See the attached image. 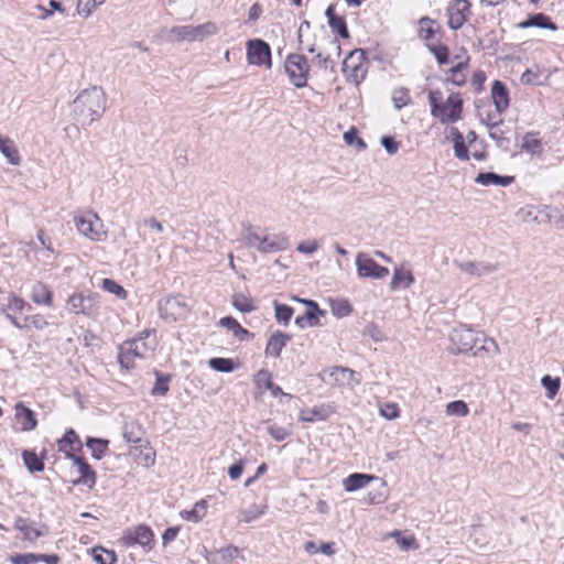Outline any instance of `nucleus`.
I'll use <instances>...</instances> for the list:
<instances>
[{"instance_id": "49530a36", "label": "nucleus", "mask_w": 564, "mask_h": 564, "mask_svg": "<svg viewBox=\"0 0 564 564\" xmlns=\"http://www.w3.org/2000/svg\"><path fill=\"white\" fill-rule=\"evenodd\" d=\"M93 557L98 564H113L116 562V553L101 546L93 549Z\"/></svg>"}, {"instance_id": "c756f323", "label": "nucleus", "mask_w": 564, "mask_h": 564, "mask_svg": "<svg viewBox=\"0 0 564 564\" xmlns=\"http://www.w3.org/2000/svg\"><path fill=\"white\" fill-rule=\"evenodd\" d=\"M469 56H466L464 61L458 62L455 66L449 69V76L447 78L448 82L454 84L455 86H464L466 83V74L465 72L469 65Z\"/></svg>"}, {"instance_id": "7c9ffc66", "label": "nucleus", "mask_w": 564, "mask_h": 564, "mask_svg": "<svg viewBox=\"0 0 564 564\" xmlns=\"http://www.w3.org/2000/svg\"><path fill=\"white\" fill-rule=\"evenodd\" d=\"M122 436L127 443L143 444V431L137 423H124L122 427Z\"/></svg>"}, {"instance_id": "603ef678", "label": "nucleus", "mask_w": 564, "mask_h": 564, "mask_svg": "<svg viewBox=\"0 0 564 564\" xmlns=\"http://www.w3.org/2000/svg\"><path fill=\"white\" fill-rule=\"evenodd\" d=\"M102 289L111 294H115L118 299L124 300L128 295L127 291L111 279H104Z\"/></svg>"}, {"instance_id": "c9c22d12", "label": "nucleus", "mask_w": 564, "mask_h": 564, "mask_svg": "<svg viewBox=\"0 0 564 564\" xmlns=\"http://www.w3.org/2000/svg\"><path fill=\"white\" fill-rule=\"evenodd\" d=\"M109 441L97 437H88L86 446L91 451V456L96 459H101L108 449Z\"/></svg>"}, {"instance_id": "4468645a", "label": "nucleus", "mask_w": 564, "mask_h": 564, "mask_svg": "<svg viewBox=\"0 0 564 564\" xmlns=\"http://www.w3.org/2000/svg\"><path fill=\"white\" fill-rule=\"evenodd\" d=\"M453 264L462 272L471 276H484L497 271L498 265L485 261H459L454 260Z\"/></svg>"}, {"instance_id": "412c9836", "label": "nucleus", "mask_w": 564, "mask_h": 564, "mask_svg": "<svg viewBox=\"0 0 564 564\" xmlns=\"http://www.w3.org/2000/svg\"><path fill=\"white\" fill-rule=\"evenodd\" d=\"M325 15L328 20V25L334 32H337L338 35L343 39L349 37L346 21L343 17L336 14L335 7L333 4L327 7Z\"/></svg>"}, {"instance_id": "ddd939ff", "label": "nucleus", "mask_w": 564, "mask_h": 564, "mask_svg": "<svg viewBox=\"0 0 564 564\" xmlns=\"http://www.w3.org/2000/svg\"><path fill=\"white\" fill-rule=\"evenodd\" d=\"M154 534L150 527L140 524L133 530H129L123 535V541L128 546L139 544L143 547H152Z\"/></svg>"}, {"instance_id": "f3484780", "label": "nucleus", "mask_w": 564, "mask_h": 564, "mask_svg": "<svg viewBox=\"0 0 564 564\" xmlns=\"http://www.w3.org/2000/svg\"><path fill=\"white\" fill-rule=\"evenodd\" d=\"M291 336L281 330L273 332L265 346V356L271 358H279L282 349L290 341Z\"/></svg>"}, {"instance_id": "dca6fc26", "label": "nucleus", "mask_w": 564, "mask_h": 564, "mask_svg": "<svg viewBox=\"0 0 564 564\" xmlns=\"http://www.w3.org/2000/svg\"><path fill=\"white\" fill-rule=\"evenodd\" d=\"M301 303L307 306L306 312L302 316L295 318V324L300 328L305 326L314 327L319 325L318 315H324L325 312L319 310L318 304L312 300H299Z\"/></svg>"}, {"instance_id": "423d86ee", "label": "nucleus", "mask_w": 564, "mask_h": 564, "mask_svg": "<svg viewBox=\"0 0 564 564\" xmlns=\"http://www.w3.org/2000/svg\"><path fill=\"white\" fill-rule=\"evenodd\" d=\"M285 73L290 82L296 88H303L307 85L310 66L307 58L302 54H289L284 63Z\"/></svg>"}, {"instance_id": "9b49d317", "label": "nucleus", "mask_w": 564, "mask_h": 564, "mask_svg": "<svg viewBox=\"0 0 564 564\" xmlns=\"http://www.w3.org/2000/svg\"><path fill=\"white\" fill-rule=\"evenodd\" d=\"M357 272L360 278L383 279L389 274V269L377 263L366 253L356 257Z\"/></svg>"}, {"instance_id": "4d7b16f0", "label": "nucleus", "mask_w": 564, "mask_h": 564, "mask_svg": "<svg viewBox=\"0 0 564 564\" xmlns=\"http://www.w3.org/2000/svg\"><path fill=\"white\" fill-rule=\"evenodd\" d=\"M7 308L13 312H22L25 308L30 310L31 305L28 302H25L22 297L15 294H11L8 299Z\"/></svg>"}, {"instance_id": "5fc2aeb1", "label": "nucleus", "mask_w": 564, "mask_h": 564, "mask_svg": "<svg viewBox=\"0 0 564 564\" xmlns=\"http://www.w3.org/2000/svg\"><path fill=\"white\" fill-rule=\"evenodd\" d=\"M348 68H351L349 78H351V80L358 85L365 78V75H366L365 68L362 67L361 64L350 66L348 59H346L344 62V70H347Z\"/></svg>"}, {"instance_id": "393cba45", "label": "nucleus", "mask_w": 564, "mask_h": 564, "mask_svg": "<svg viewBox=\"0 0 564 564\" xmlns=\"http://www.w3.org/2000/svg\"><path fill=\"white\" fill-rule=\"evenodd\" d=\"M15 416L17 420L21 423L22 431H32L37 425L34 412L31 409L24 406L22 402H19L15 405Z\"/></svg>"}, {"instance_id": "de8ad7c7", "label": "nucleus", "mask_w": 564, "mask_h": 564, "mask_svg": "<svg viewBox=\"0 0 564 564\" xmlns=\"http://www.w3.org/2000/svg\"><path fill=\"white\" fill-rule=\"evenodd\" d=\"M469 413L466 402L462 400L452 401L446 405V414L449 416L464 417Z\"/></svg>"}, {"instance_id": "0eeeda50", "label": "nucleus", "mask_w": 564, "mask_h": 564, "mask_svg": "<svg viewBox=\"0 0 564 564\" xmlns=\"http://www.w3.org/2000/svg\"><path fill=\"white\" fill-rule=\"evenodd\" d=\"M74 223L78 232L93 241H102L106 237V232L100 230L102 223L96 213L75 215Z\"/></svg>"}, {"instance_id": "a19ab883", "label": "nucleus", "mask_w": 564, "mask_h": 564, "mask_svg": "<svg viewBox=\"0 0 564 564\" xmlns=\"http://www.w3.org/2000/svg\"><path fill=\"white\" fill-rule=\"evenodd\" d=\"M275 318L278 323L288 325L293 315V308L286 304L280 303L278 301L273 302Z\"/></svg>"}, {"instance_id": "f8f14e48", "label": "nucleus", "mask_w": 564, "mask_h": 564, "mask_svg": "<svg viewBox=\"0 0 564 564\" xmlns=\"http://www.w3.org/2000/svg\"><path fill=\"white\" fill-rule=\"evenodd\" d=\"M448 26L452 30L460 29L470 14V2L467 0H453L447 9Z\"/></svg>"}, {"instance_id": "aec40b11", "label": "nucleus", "mask_w": 564, "mask_h": 564, "mask_svg": "<svg viewBox=\"0 0 564 564\" xmlns=\"http://www.w3.org/2000/svg\"><path fill=\"white\" fill-rule=\"evenodd\" d=\"M68 310L74 314L90 315L93 312V304L89 296L82 293L73 294L67 301Z\"/></svg>"}, {"instance_id": "f257e3e1", "label": "nucleus", "mask_w": 564, "mask_h": 564, "mask_svg": "<svg viewBox=\"0 0 564 564\" xmlns=\"http://www.w3.org/2000/svg\"><path fill=\"white\" fill-rule=\"evenodd\" d=\"M107 96L101 87L84 89L74 100V112L83 124L98 120L106 110Z\"/></svg>"}, {"instance_id": "c03bdc74", "label": "nucleus", "mask_w": 564, "mask_h": 564, "mask_svg": "<svg viewBox=\"0 0 564 564\" xmlns=\"http://www.w3.org/2000/svg\"><path fill=\"white\" fill-rule=\"evenodd\" d=\"M231 303L236 310L242 313H249L257 308L253 301L243 294H235Z\"/></svg>"}, {"instance_id": "a878e982", "label": "nucleus", "mask_w": 564, "mask_h": 564, "mask_svg": "<svg viewBox=\"0 0 564 564\" xmlns=\"http://www.w3.org/2000/svg\"><path fill=\"white\" fill-rule=\"evenodd\" d=\"M30 296L35 304L52 305L53 293L43 282L37 281L33 284Z\"/></svg>"}, {"instance_id": "7ed1b4c3", "label": "nucleus", "mask_w": 564, "mask_h": 564, "mask_svg": "<svg viewBox=\"0 0 564 564\" xmlns=\"http://www.w3.org/2000/svg\"><path fill=\"white\" fill-rule=\"evenodd\" d=\"M155 329H144L132 339L123 341L119 347V364L127 368H133L135 359H143L156 348Z\"/></svg>"}, {"instance_id": "5701e85b", "label": "nucleus", "mask_w": 564, "mask_h": 564, "mask_svg": "<svg viewBox=\"0 0 564 564\" xmlns=\"http://www.w3.org/2000/svg\"><path fill=\"white\" fill-rule=\"evenodd\" d=\"M519 29L540 28L555 31L556 24L544 13H535L518 24Z\"/></svg>"}, {"instance_id": "a211bd4d", "label": "nucleus", "mask_w": 564, "mask_h": 564, "mask_svg": "<svg viewBox=\"0 0 564 564\" xmlns=\"http://www.w3.org/2000/svg\"><path fill=\"white\" fill-rule=\"evenodd\" d=\"M491 98L498 113H503L509 108V91L502 82H494L491 87Z\"/></svg>"}, {"instance_id": "39448f33", "label": "nucleus", "mask_w": 564, "mask_h": 564, "mask_svg": "<svg viewBox=\"0 0 564 564\" xmlns=\"http://www.w3.org/2000/svg\"><path fill=\"white\" fill-rule=\"evenodd\" d=\"M217 26L213 22H206L199 25H177L169 31V41L171 42H202L214 35Z\"/></svg>"}, {"instance_id": "2eb2a0df", "label": "nucleus", "mask_w": 564, "mask_h": 564, "mask_svg": "<svg viewBox=\"0 0 564 564\" xmlns=\"http://www.w3.org/2000/svg\"><path fill=\"white\" fill-rule=\"evenodd\" d=\"M67 457L70 458L74 465L77 467V470L80 477L77 480H74V485H86L89 488L96 482V473L93 470L90 465L86 462L85 458L80 456H75L73 453H68Z\"/></svg>"}, {"instance_id": "4c0bfd02", "label": "nucleus", "mask_w": 564, "mask_h": 564, "mask_svg": "<svg viewBox=\"0 0 564 564\" xmlns=\"http://www.w3.org/2000/svg\"><path fill=\"white\" fill-rule=\"evenodd\" d=\"M219 325L231 330L232 335L242 340L245 336L249 335V332L245 329L234 317L225 316L220 318Z\"/></svg>"}, {"instance_id": "20e7f679", "label": "nucleus", "mask_w": 564, "mask_h": 564, "mask_svg": "<svg viewBox=\"0 0 564 564\" xmlns=\"http://www.w3.org/2000/svg\"><path fill=\"white\" fill-rule=\"evenodd\" d=\"M242 240L248 247L256 248L261 253L284 251L290 247V239L284 234L260 236L250 225H243Z\"/></svg>"}, {"instance_id": "f704fd0d", "label": "nucleus", "mask_w": 564, "mask_h": 564, "mask_svg": "<svg viewBox=\"0 0 564 564\" xmlns=\"http://www.w3.org/2000/svg\"><path fill=\"white\" fill-rule=\"evenodd\" d=\"M414 281L413 274L410 271L395 269L391 281V289H405Z\"/></svg>"}, {"instance_id": "a18cd8bd", "label": "nucleus", "mask_w": 564, "mask_h": 564, "mask_svg": "<svg viewBox=\"0 0 564 564\" xmlns=\"http://www.w3.org/2000/svg\"><path fill=\"white\" fill-rule=\"evenodd\" d=\"M521 149L530 154H540L542 152V141L533 138L532 133H527L523 137Z\"/></svg>"}, {"instance_id": "58836bf2", "label": "nucleus", "mask_w": 564, "mask_h": 564, "mask_svg": "<svg viewBox=\"0 0 564 564\" xmlns=\"http://www.w3.org/2000/svg\"><path fill=\"white\" fill-rule=\"evenodd\" d=\"M541 384L546 390L547 399L553 400L558 392L561 379L560 377H552L550 375H545L541 379Z\"/></svg>"}, {"instance_id": "72a5a7b5", "label": "nucleus", "mask_w": 564, "mask_h": 564, "mask_svg": "<svg viewBox=\"0 0 564 564\" xmlns=\"http://www.w3.org/2000/svg\"><path fill=\"white\" fill-rule=\"evenodd\" d=\"M207 513V503L205 500H199L194 505L191 510L181 512L183 519L192 522L200 521Z\"/></svg>"}, {"instance_id": "338daca9", "label": "nucleus", "mask_w": 564, "mask_h": 564, "mask_svg": "<svg viewBox=\"0 0 564 564\" xmlns=\"http://www.w3.org/2000/svg\"><path fill=\"white\" fill-rule=\"evenodd\" d=\"M265 508H267L265 506L260 508L259 506H256V505L250 507L248 510H246L243 512V521L251 522L252 520H254L258 517H260L261 514H263Z\"/></svg>"}, {"instance_id": "774afa93", "label": "nucleus", "mask_w": 564, "mask_h": 564, "mask_svg": "<svg viewBox=\"0 0 564 564\" xmlns=\"http://www.w3.org/2000/svg\"><path fill=\"white\" fill-rule=\"evenodd\" d=\"M381 145L386 149V151L392 155L395 154L399 150V143L394 140V138L390 135H384L380 140Z\"/></svg>"}, {"instance_id": "b1692460", "label": "nucleus", "mask_w": 564, "mask_h": 564, "mask_svg": "<svg viewBox=\"0 0 564 564\" xmlns=\"http://www.w3.org/2000/svg\"><path fill=\"white\" fill-rule=\"evenodd\" d=\"M513 181V176H501L494 172L479 173L475 178V182L482 186L497 185L506 187L512 184Z\"/></svg>"}, {"instance_id": "473e14b6", "label": "nucleus", "mask_w": 564, "mask_h": 564, "mask_svg": "<svg viewBox=\"0 0 564 564\" xmlns=\"http://www.w3.org/2000/svg\"><path fill=\"white\" fill-rule=\"evenodd\" d=\"M452 134L455 156L459 160L467 161L469 159V154L462 132H459L457 128H452Z\"/></svg>"}, {"instance_id": "8fccbe9b", "label": "nucleus", "mask_w": 564, "mask_h": 564, "mask_svg": "<svg viewBox=\"0 0 564 564\" xmlns=\"http://www.w3.org/2000/svg\"><path fill=\"white\" fill-rule=\"evenodd\" d=\"M427 48L431 53H433L434 57L436 58L437 63L443 65L448 63L449 59V50L446 45L440 44V45H432L427 44Z\"/></svg>"}, {"instance_id": "3c124183", "label": "nucleus", "mask_w": 564, "mask_h": 564, "mask_svg": "<svg viewBox=\"0 0 564 564\" xmlns=\"http://www.w3.org/2000/svg\"><path fill=\"white\" fill-rule=\"evenodd\" d=\"M502 120H499L498 122L488 123L490 127L489 137L494 141H496L497 147L506 149L509 144V140L505 137L503 131L501 130H495V128L500 124Z\"/></svg>"}, {"instance_id": "2f4dec72", "label": "nucleus", "mask_w": 564, "mask_h": 564, "mask_svg": "<svg viewBox=\"0 0 564 564\" xmlns=\"http://www.w3.org/2000/svg\"><path fill=\"white\" fill-rule=\"evenodd\" d=\"M15 527L23 533L24 539L30 542H34L40 536L45 534L44 531L35 528L33 523L28 522L25 519H19L15 523Z\"/></svg>"}, {"instance_id": "6e6d98bb", "label": "nucleus", "mask_w": 564, "mask_h": 564, "mask_svg": "<svg viewBox=\"0 0 564 564\" xmlns=\"http://www.w3.org/2000/svg\"><path fill=\"white\" fill-rule=\"evenodd\" d=\"M332 312L336 317H345L351 313V305L344 300H337L332 303Z\"/></svg>"}, {"instance_id": "f03ea898", "label": "nucleus", "mask_w": 564, "mask_h": 564, "mask_svg": "<svg viewBox=\"0 0 564 564\" xmlns=\"http://www.w3.org/2000/svg\"><path fill=\"white\" fill-rule=\"evenodd\" d=\"M449 340L457 352H471L478 356L481 351H490L494 349L499 351L497 343L488 338L484 333L476 332L466 326H458L449 334Z\"/></svg>"}, {"instance_id": "69168bd1", "label": "nucleus", "mask_w": 564, "mask_h": 564, "mask_svg": "<svg viewBox=\"0 0 564 564\" xmlns=\"http://www.w3.org/2000/svg\"><path fill=\"white\" fill-rule=\"evenodd\" d=\"M431 22H432V20L429 18H422L420 20V24H421L420 36L423 40H431L435 34V30L432 26H425L426 24H429Z\"/></svg>"}, {"instance_id": "e2e57ef3", "label": "nucleus", "mask_w": 564, "mask_h": 564, "mask_svg": "<svg viewBox=\"0 0 564 564\" xmlns=\"http://www.w3.org/2000/svg\"><path fill=\"white\" fill-rule=\"evenodd\" d=\"M98 6L96 0H78L77 1V12L78 14L88 18L96 7Z\"/></svg>"}, {"instance_id": "bb28decb", "label": "nucleus", "mask_w": 564, "mask_h": 564, "mask_svg": "<svg viewBox=\"0 0 564 564\" xmlns=\"http://www.w3.org/2000/svg\"><path fill=\"white\" fill-rule=\"evenodd\" d=\"M375 477L368 474L354 473L343 480L346 491L351 492L366 487Z\"/></svg>"}, {"instance_id": "79ce46f5", "label": "nucleus", "mask_w": 564, "mask_h": 564, "mask_svg": "<svg viewBox=\"0 0 564 564\" xmlns=\"http://www.w3.org/2000/svg\"><path fill=\"white\" fill-rule=\"evenodd\" d=\"M74 444L80 445L79 438L74 430H68L64 434L63 438L58 443V448L61 452H65L66 455L74 451Z\"/></svg>"}, {"instance_id": "c85d7f7f", "label": "nucleus", "mask_w": 564, "mask_h": 564, "mask_svg": "<svg viewBox=\"0 0 564 564\" xmlns=\"http://www.w3.org/2000/svg\"><path fill=\"white\" fill-rule=\"evenodd\" d=\"M0 153L12 165H19L21 162V156L19 154L15 143L9 138H3L1 134H0Z\"/></svg>"}, {"instance_id": "6e6552de", "label": "nucleus", "mask_w": 564, "mask_h": 564, "mask_svg": "<svg viewBox=\"0 0 564 564\" xmlns=\"http://www.w3.org/2000/svg\"><path fill=\"white\" fill-rule=\"evenodd\" d=\"M463 99L458 93L451 94L445 102L438 105V111L431 115L442 123L457 122L462 118Z\"/></svg>"}, {"instance_id": "bf43d9fd", "label": "nucleus", "mask_w": 564, "mask_h": 564, "mask_svg": "<svg viewBox=\"0 0 564 564\" xmlns=\"http://www.w3.org/2000/svg\"><path fill=\"white\" fill-rule=\"evenodd\" d=\"M8 560L12 564H36L37 563V554L36 553L14 554V555H10Z\"/></svg>"}, {"instance_id": "9d476101", "label": "nucleus", "mask_w": 564, "mask_h": 564, "mask_svg": "<svg viewBox=\"0 0 564 564\" xmlns=\"http://www.w3.org/2000/svg\"><path fill=\"white\" fill-rule=\"evenodd\" d=\"M159 314L165 322H176L182 318L186 312V304L180 295L167 296L159 302Z\"/></svg>"}, {"instance_id": "ea45409f", "label": "nucleus", "mask_w": 564, "mask_h": 564, "mask_svg": "<svg viewBox=\"0 0 564 564\" xmlns=\"http://www.w3.org/2000/svg\"><path fill=\"white\" fill-rule=\"evenodd\" d=\"M155 384L151 391L152 395H165L169 391V382L171 380L170 375H164L160 371H155Z\"/></svg>"}, {"instance_id": "052dcab7", "label": "nucleus", "mask_w": 564, "mask_h": 564, "mask_svg": "<svg viewBox=\"0 0 564 564\" xmlns=\"http://www.w3.org/2000/svg\"><path fill=\"white\" fill-rule=\"evenodd\" d=\"M362 335L365 337L371 338L376 343L382 341L384 339L382 332L375 323H368L362 330Z\"/></svg>"}, {"instance_id": "864d4df0", "label": "nucleus", "mask_w": 564, "mask_h": 564, "mask_svg": "<svg viewBox=\"0 0 564 564\" xmlns=\"http://www.w3.org/2000/svg\"><path fill=\"white\" fill-rule=\"evenodd\" d=\"M268 434L275 441L281 442L291 435V431L284 426L271 424L267 427Z\"/></svg>"}, {"instance_id": "0e129e2a", "label": "nucleus", "mask_w": 564, "mask_h": 564, "mask_svg": "<svg viewBox=\"0 0 564 564\" xmlns=\"http://www.w3.org/2000/svg\"><path fill=\"white\" fill-rule=\"evenodd\" d=\"M380 414L387 420H394L399 416L400 410L395 403H384L380 405Z\"/></svg>"}, {"instance_id": "e433bc0d", "label": "nucleus", "mask_w": 564, "mask_h": 564, "mask_svg": "<svg viewBox=\"0 0 564 564\" xmlns=\"http://www.w3.org/2000/svg\"><path fill=\"white\" fill-rule=\"evenodd\" d=\"M22 458L30 473H40L44 470L43 460L34 452L25 449L22 453Z\"/></svg>"}, {"instance_id": "6ab92c4d", "label": "nucleus", "mask_w": 564, "mask_h": 564, "mask_svg": "<svg viewBox=\"0 0 564 564\" xmlns=\"http://www.w3.org/2000/svg\"><path fill=\"white\" fill-rule=\"evenodd\" d=\"M329 377L333 379L334 382L341 386L360 384L361 382L360 375L355 370L346 367H334L329 372Z\"/></svg>"}, {"instance_id": "4be33fe9", "label": "nucleus", "mask_w": 564, "mask_h": 564, "mask_svg": "<svg viewBox=\"0 0 564 564\" xmlns=\"http://www.w3.org/2000/svg\"><path fill=\"white\" fill-rule=\"evenodd\" d=\"M131 454L135 462L144 467L152 466L155 463V453L149 446L148 442L133 446Z\"/></svg>"}, {"instance_id": "13d9d810", "label": "nucleus", "mask_w": 564, "mask_h": 564, "mask_svg": "<svg viewBox=\"0 0 564 564\" xmlns=\"http://www.w3.org/2000/svg\"><path fill=\"white\" fill-rule=\"evenodd\" d=\"M24 324H29L30 327H34L37 330H42L47 327L48 322L42 314H34L24 317Z\"/></svg>"}, {"instance_id": "1a4fd4ad", "label": "nucleus", "mask_w": 564, "mask_h": 564, "mask_svg": "<svg viewBox=\"0 0 564 564\" xmlns=\"http://www.w3.org/2000/svg\"><path fill=\"white\" fill-rule=\"evenodd\" d=\"M247 61L250 65L265 66L271 68V48L270 45L260 39L247 42Z\"/></svg>"}, {"instance_id": "37998d69", "label": "nucleus", "mask_w": 564, "mask_h": 564, "mask_svg": "<svg viewBox=\"0 0 564 564\" xmlns=\"http://www.w3.org/2000/svg\"><path fill=\"white\" fill-rule=\"evenodd\" d=\"M411 101L410 90L405 87L395 88L392 91V102L395 109L400 110Z\"/></svg>"}, {"instance_id": "cd10ccee", "label": "nucleus", "mask_w": 564, "mask_h": 564, "mask_svg": "<svg viewBox=\"0 0 564 564\" xmlns=\"http://www.w3.org/2000/svg\"><path fill=\"white\" fill-rule=\"evenodd\" d=\"M254 383L258 387L263 386L265 389L270 390L271 394L273 397H278V395L291 397L290 394L283 392L279 386H275L273 383L271 373L268 370H264V369L259 370L254 376Z\"/></svg>"}, {"instance_id": "09e8293b", "label": "nucleus", "mask_w": 564, "mask_h": 564, "mask_svg": "<svg viewBox=\"0 0 564 564\" xmlns=\"http://www.w3.org/2000/svg\"><path fill=\"white\" fill-rule=\"evenodd\" d=\"M209 367L219 372H231L235 369V362L229 358H212L208 361Z\"/></svg>"}, {"instance_id": "680f3d73", "label": "nucleus", "mask_w": 564, "mask_h": 564, "mask_svg": "<svg viewBox=\"0 0 564 564\" xmlns=\"http://www.w3.org/2000/svg\"><path fill=\"white\" fill-rule=\"evenodd\" d=\"M344 140L348 145L356 143L359 150H365L367 148L366 142L358 137L357 130L355 128H350L344 133Z\"/></svg>"}]
</instances>
